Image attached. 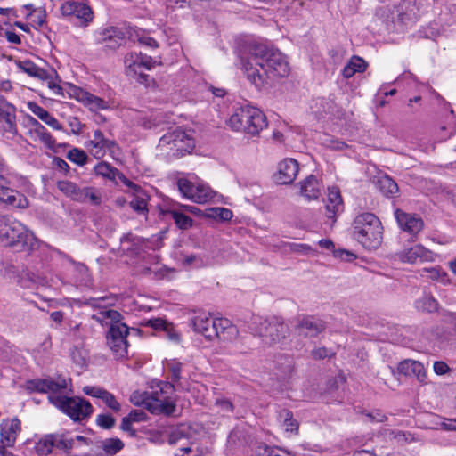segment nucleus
I'll use <instances>...</instances> for the list:
<instances>
[{
	"label": "nucleus",
	"mask_w": 456,
	"mask_h": 456,
	"mask_svg": "<svg viewBox=\"0 0 456 456\" xmlns=\"http://www.w3.org/2000/svg\"><path fill=\"white\" fill-rule=\"evenodd\" d=\"M241 69L248 80L262 88L269 79L285 77L289 72L286 57L277 49L262 44L252 45L240 57Z\"/></svg>",
	"instance_id": "nucleus-1"
},
{
	"label": "nucleus",
	"mask_w": 456,
	"mask_h": 456,
	"mask_svg": "<svg viewBox=\"0 0 456 456\" xmlns=\"http://www.w3.org/2000/svg\"><path fill=\"white\" fill-rule=\"evenodd\" d=\"M28 388L49 394L50 403L74 421H83L94 412L92 404L86 399L62 395L71 391L69 379L58 377L56 379H33L28 382Z\"/></svg>",
	"instance_id": "nucleus-2"
},
{
	"label": "nucleus",
	"mask_w": 456,
	"mask_h": 456,
	"mask_svg": "<svg viewBox=\"0 0 456 456\" xmlns=\"http://www.w3.org/2000/svg\"><path fill=\"white\" fill-rule=\"evenodd\" d=\"M130 401L134 405L142 406L152 414L172 415L176 409L174 387L167 382L158 381L150 391H134Z\"/></svg>",
	"instance_id": "nucleus-3"
},
{
	"label": "nucleus",
	"mask_w": 456,
	"mask_h": 456,
	"mask_svg": "<svg viewBox=\"0 0 456 456\" xmlns=\"http://www.w3.org/2000/svg\"><path fill=\"white\" fill-rule=\"evenodd\" d=\"M195 332L201 334L207 339L218 338L222 341H233L239 331L235 325L226 318H213L208 314L200 313L191 321Z\"/></svg>",
	"instance_id": "nucleus-4"
},
{
	"label": "nucleus",
	"mask_w": 456,
	"mask_h": 456,
	"mask_svg": "<svg viewBox=\"0 0 456 456\" xmlns=\"http://www.w3.org/2000/svg\"><path fill=\"white\" fill-rule=\"evenodd\" d=\"M227 124L233 131L255 136L267 126V119L260 109L244 105L234 110Z\"/></svg>",
	"instance_id": "nucleus-5"
},
{
	"label": "nucleus",
	"mask_w": 456,
	"mask_h": 456,
	"mask_svg": "<svg viewBox=\"0 0 456 456\" xmlns=\"http://www.w3.org/2000/svg\"><path fill=\"white\" fill-rule=\"evenodd\" d=\"M0 244L32 249L37 245V239L20 221L0 214Z\"/></svg>",
	"instance_id": "nucleus-6"
},
{
	"label": "nucleus",
	"mask_w": 456,
	"mask_h": 456,
	"mask_svg": "<svg viewBox=\"0 0 456 456\" xmlns=\"http://www.w3.org/2000/svg\"><path fill=\"white\" fill-rule=\"evenodd\" d=\"M354 239L365 248L375 249L382 242L383 227L372 213H362L353 222Z\"/></svg>",
	"instance_id": "nucleus-7"
},
{
	"label": "nucleus",
	"mask_w": 456,
	"mask_h": 456,
	"mask_svg": "<svg viewBox=\"0 0 456 456\" xmlns=\"http://www.w3.org/2000/svg\"><path fill=\"white\" fill-rule=\"evenodd\" d=\"M170 444H181L180 451L183 454L176 456H205L208 453L207 448H201L197 443L194 431L191 426L180 424L171 428L168 434Z\"/></svg>",
	"instance_id": "nucleus-8"
},
{
	"label": "nucleus",
	"mask_w": 456,
	"mask_h": 456,
	"mask_svg": "<svg viewBox=\"0 0 456 456\" xmlns=\"http://www.w3.org/2000/svg\"><path fill=\"white\" fill-rule=\"evenodd\" d=\"M67 93L70 98L75 99L91 111L112 110L117 106L110 93L106 97H100L73 84L67 85Z\"/></svg>",
	"instance_id": "nucleus-9"
},
{
	"label": "nucleus",
	"mask_w": 456,
	"mask_h": 456,
	"mask_svg": "<svg viewBox=\"0 0 456 456\" xmlns=\"http://www.w3.org/2000/svg\"><path fill=\"white\" fill-rule=\"evenodd\" d=\"M159 147L173 155H183L194 148V140L191 134L181 128L165 134L159 140Z\"/></svg>",
	"instance_id": "nucleus-10"
},
{
	"label": "nucleus",
	"mask_w": 456,
	"mask_h": 456,
	"mask_svg": "<svg viewBox=\"0 0 456 456\" xmlns=\"http://www.w3.org/2000/svg\"><path fill=\"white\" fill-rule=\"evenodd\" d=\"M60 11L63 18L69 20L75 19L80 28H87L94 19L92 8L86 3L80 1L65 0L61 4Z\"/></svg>",
	"instance_id": "nucleus-11"
},
{
	"label": "nucleus",
	"mask_w": 456,
	"mask_h": 456,
	"mask_svg": "<svg viewBox=\"0 0 456 456\" xmlns=\"http://www.w3.org/2000/svg\"><path fill=\"white\" fill-rule=\"evenodd\" d=\"M177 186L183 197L199 204L207 203L214 198V191L201 182H192L188 178H179Z\"/></svg>",
	"instance_id": "nucleus-12"
},
{
	"label": "nucleus",
	"mask_w": 456,
	"mask_h": 456,
	"mask_svg": "<svg viewBox=\"0 0 456 456\" xmlns=\"http://www.w3.org/2000/svg\"><path fill=\"white\" fill-rule=\"evenodd\" d=\"M128 327L120 322L110 324L107 334V344L117 359H124L127 356Z\"/></svg>",
	"instance_id": "nucleus-13"
},
{
	"label": "nucleus",
	"mask_w": 456,
	"mask_h": 456,
	"mask_svg": "<svg viewBox=\"0 0 456 456\" xmlns=\"http://www.w3.org/2000/svg\"><path fill=\"white\" fill-rule=\"evenodd\" d=\"M89 153L95 159H102L107 152L114 155L118 150L115 141L105 138L100 130H94L91 139L86 143Z\"/></svg>",
	"instance_id": "nucleus-14"
},
{
	"label": "nucleus",
	"mask_w": 456,
	"mask_h": 456,
	"mask_svg": "<svg viewBox=\"0 0 456 456\" xmlns=\"http://www.w3.org/2000/svg\"><path fill=\"white\" fill-rule=\"evenodd\" d=\"M157 61L151 57L137 53H129L125 56L124 64L126 74L131 77H136L139 76L140 78H143L142 76L141 69H151L156 65Z\"/></svg>",
	"instance_id": "nucleus-15"
},
{
	"label": "nucleus",
	"mask_w": 456,
	"mask_h": 456,
	"mask_svg": "<svg viewBox=\"0 0 456 456\" xmlns=\"http://www.w3.org/2000/svg\"><path fill=\"white\" fill-rule=\"evenodd\" d=\"M53 435V446L55 449L69 454L73 449L88 446L91 441L83 436H71L69 433H54Z\"/></svg>",
	"instance_id": "nucleus-16"
},
{
	"label": "nucleus",
	"mask_w": 456,
	"mask_h": 456,
	"mask_svg": "<svg viewBox=\"0 0 456 456\" xmlns=\"http://www.w3.org/2000/svg\"><path fill=\"white\" fill-rule=\"evenodd\" d=\"M21 431V423L19 419H3L0 424V442L5 446H13Z\"/></svg>",
	"instance_id": "nucleus-17"
},
{
	"label": "nucleus",
	"mask_w": 456,
	"mask_h": 456,
	"mask_svg": "<svg viewBox=\"0 0 456 456\" xmlns=\"http://www.w3.org/2000/svg\"><path fill=\"white\" fill-rule=\"evenodd\" d=\"M298 170L299 165L296 159H284L278 164L275 179L279 183L289 184L296 179Z\"/></svg>",
	"instance_id": "nucleus-18"
},
{
	"label": "nucleus",
	"mask_w": 456,
	"mask_h": 456,
	"mask_svg": "<svg viewBox=\"0 0 456 456\" xmlns=\"http://www.w3.org/2000/svg\"><path fill=\"white\" fill-rule=\"evenodd\" d=\"M125 37V32L117 27L102 28L94 32V38L98 44H105L111 48L121 45Z\"/></svg>",
	"instance_id": "nucleus-19"
},
{
	"label": "nucleus",
	"mask_w": 456,
	"mask_h": 456,
	"mask_svg": "<svg viewBox=\"0 0 456 456\" xmlns=\"http://www.w3.org/2000/svg\"><path fill=\"white\" fill-rule=\"evenodd\" d=\"M121 249L127 254L138 255L146 249H154L152 242L133 233H127L120 239Z\"/></svg>",
	"instance_id": "nucleus-20"
},
{
	"label": "nucleus",
	"mask_w": 456,
	"mask_h": 456,
	"mask_svg": "<svg viewBox=\"0 0 456 456\" xmlns=\"http://www.w3.org/2000/svg\"><path fill=\"white\" fill-rule=\"evenodd\" d=\"M83 392L88 396L101 399L108 408L115 412L119 411L121 409V405L115 395L101 387L85 386Z\"/></svg>",
	"instance_id": "nucleus-21"
},
{
	"label": "nucleus",
	"mask_w": 456,
	"mask_h": 456,
	"mask_svg": "<svg viewBox=\"0 0 456 456\" xmlns=\"http://www.w3.org/2000/svg\"><path fill=\"white\" fill-rule=\"evenodd\" d=\"M395 216L400 228L410 234H417L423 228V221L416 215L408 214L397 209Z\"/></svg>",
	"instance_id": "nucleus-22"
},
{
	"label": "nucleus",
	"mask_w": 456,
	"mask_h": 456,
	"mask_svg": "<svg viewBox=\"0 0 456 456\" xmlns=\"http://www.w3.org/2000/svg\"><path fill=\"white\" fill-rule=\"evenodd\" d=\"M325 208L329 218L335 220L336 216L344 210V203L340 191L337 187H329Z\"/></svg>",
	"instance_id": "nucleus-23"
},
{
	"label": "nucleus",
	"mask_w": 456,
	"mask_h": 456,
	"mask_svg": "<svg viewBox=\"0 0 456 456\" xmlns=\"http://www.w3.org/2000/svg\"><path fill=\"white\" fill-rule=\"evenodd\" d=\"M398 259L403 263L414 264L417 261H428L430 258V252L421 245L416 244L411 248H404L396 254Z\"/></svg>",
	"instance_id": "nucleus-24"
},
{
	"label": "nucleus",
	"mask_w": 456,
	"mask_h": 456,
	"mask_svg": "<svg viewBox=\"0 0 456 456\" xmlns=\"http://www.w3.org/2000/svg\"><path fill=\"white\" fill-rule=\"evenodd\" d=\"M0 203H4L19 208H26L28 200L20 192L0 183Z\"/></svg>",
	"instance_id": "nucleus-25"
},
{
	"label": "nucleus",
	"mask_w": 456,
	"mask_h": 456,
	"mask_svg": "<svg viewBox=\"0 0 456 456\" xmlns=\"http://www.w3.org/2000/svg\"><path fill=\"white\" fill-rule=\"evenodd\" d=\"M299 188L301 195L311 200L319 198L323 186L314 175H311L299 183Z\"/></svg>",
	"instance_id": "nucleus-26"
},
{
	"label": "nucleus",
	"mask_w": 456,
	"mask_h": 456,
	"mask_svg": "<svg viewBox=\"0 0 456 456\" xmlns=\"http://www.w3.org/2000/svg\"><path fill=\"white\" fill-rule=\"evenodd\" d=\"M15 107L0 95V120H4V130L12 134H16Z\"/></svg>",
	"instance_id": "nucleus-27"
},
{
	"label": "nucleus",
	"mask_w": 456,
	"mask_h": 456,
	"mask_svg": "<svg viewBox=\"0 0 456 456\" xmlns=\"http://www.w3.org/2000/svg\"><path fill=\"white\" fill-rule=\"evenodd\" d=\"M398 370L404 375H414L420 382L426 379V370L424 365L413 360H404L399 363Z\"/></svg>",
	"instance_id": "nucleus-28"
},
{
	"label": "nucleus",
	"mask_w": 456,
	"mask_h": 456,
	"mask_svg": "<svg viewBox=\"0 0 456 456\" xmlns=\"http://www.w3.org/2000/svg\"><path fill=\"white\" fill-rule=\"evenodd\" d=\"M323 330V322L314 317H304L298 325L299 333L305 336L317 335Z\"/></svg>",
	"instance_id": "nucleus-29"
},
{
	"label": "nucleus",
	"mask_w": 456,
	"mask_h": 456,
	"mask_svg": "<svg viewBox=\"0 0 456 456\" xmlns=\"http://www.w3.org/2000/svg\"><path fill=\"white\" fill-rule=\"evenodd\" d=\"M94 172L97 175L102 176L111 181H115L117 178L122 180L128 186L132 185V183L127 182L126 178L115 167L107 162L102 161L94 167Z\"/></svg>",
	"instance_id": "nucleus-30"
},
{
	"label": "nucleus",
	"mask_w": 456,
	"mask_h": 456,
	"mask_svg": "<svg viewBox=\"0 0 456 456\" xmlns=\"http://www.w3.org/2000/svg\"><path fill=\"white\" fill-rule=\"evenodd\" d=\"M278 420L281 428L288 436L295 435L298 430V422L293 418L291 411L282 410L279 412Z\"/></svg>",
	"instance_id": "nucleus-31"
},
{
	"label": "nucleus",
	"mask_w": 456,
	"mask_h": 456,
	"mask_svg": "<svg viewBox=\"0 0 456 456\" xmlns=\"http://www.w3.org/2000/svg\"><path fill=\"white\" fill-rule=\"evenodd\" d=\"M263 326L257 331L260 337H269L272 342L280 340V333H282L285 330V326L282 323L268 322L265 321Z\"/></svg>",
	"instance_id": "nucleus-32"
},
{
	"label": "nucleus",
	"mask_w": 456,
	"mask_h": 456,
	"mask_svg": "<svg viewBox=\"0 0 456 456\" xmlns=\"http://www.w3.org/2000/svg\"><path fill=\"white\" fill-rule=\"evenodd\" d=\"M318 245L330 251L335 258L346 262H352L356 258V256L348 250L342 248L335 249V245L330 240L322 239L319 240Z\"/></svg>",
	"instance_id": "nucleus-33"
},
{
	"label": "nucleus",
	"mask_w": 456,
	"mask_h": 456,
	"mask_svg": "<svg viewBox=\"0 0 456 456\" xmlns=\"http://www.w3.org/2000/svg\"><path fill=\"white\" fill-rule=\"evenodd\" d=\"M29 121L33 126L32 132L36 137L48 148H53L55 141L46 128L32 117L29 118Z\"/></svg>",
	"instance_id": "nucleus-34"
},
{
	"label": "nucleus",
	"mask_w": 456,
	"mask_h": 456,
	"mask_svg": "<svg viewBox=\"0 0 456 456\" xmlns=\"http://www.w3.org/2000/svg\"><path fill=\"white\" fill-rule=\"evenodd\" d=\"M58 189L67 197L74 200H83L87 193L81 191L74 183L69 181H60L57 183Z\"/></svg>",
	"instance_id": "nucleus-35"
},
{
	"label": "nucleus",
	"mask_w": 456,
	"mask_h": 456,
	"mask_svg": "<svg viewBox=\"0 0 456 456\" xmlns=\"http://www.w3.org/2000/svg\"><path fill=\"white\" fill-rule=\"evenodd\" d=\"M366 68L367 63L362 58L359 56H353L342 69V75L346 78H350L355 73H362L365 71Z\"/></svg>",
	"instance_id": "nucleus-36"
},
{
	"label": "nucleus",
	"mask_w": 456,
	"mask_h": 456,
	"mask_svg": "<svg viewBox=\"0 0 456 456\" xmlns=\"http://www.w3.org/2000/svg\"><path fill=\"white\" fill-rule=\"evenodd\" d=\"M53 448L54 446L52 434H47L38 438L34 443L33 446L35 453L38 455H47L53 452Z\"/></svg>",
	"instance_id": "nucleus-37"
},
{
	"label": "nucleus",
	"mask_w": 456,
	"mask_h": 456,
	"mask_svg": "<svg viewBox=\"0 0 456 456\" xmlns=\"http://www.w3.org/2000/svg\"><path fill=\"white\" fill-rule=\"evenodd\" d=\"M20 69L30 77H37L38 79L47 78V71L44 69L39 68L30 61H25L20 62Z\"/></svg>",
	"instance_id": "nucleus-38"
},
{
	"label": "nucleus",
	"mask_w": 456,
	"mask_h": 456,
	"mask_svg": "<svg viewBox=\"0 0 456 456\" xmlns=\"http://www.w3.org/2000/svg\"><path fill=\"white\" fill-rule=\"evenodd\" d=\"M170 214L177 225L180 229L187 230L192 226V219L186 216L183 211L173 209L170 210Z\"/></svg>",
	"instance_id": "nucleus-39"
},
{
	"label": "nucleus",
	"mask_w": 456,
	"mask_h": 456,
	"mask_svg": "<svg viewBox=\"0 0 456 456\" xmlns=\"http://www.w3.org/2000/svg\"><path fill=\"white\" fill-rule=\"evenodd\" d=\"M47 78L41 79L42 81H45L47 85V87L50 89V91L57 96H63V88L60 86L58 81V76L55 71H52L49 73L47 71Z\"/></svg>",
	"instance_id": "nucleus-40"
},
{
	"label": "nucleus",
	"mask_w": 456,
	"mask_h": 456,
	"mask_svg": "<svg viewBox=\"0 0 456 456\" xmlns=\"http://www.w3.org/2000/svg\"><path fill=\"white\" fill-rule=\"evenodd\" d=\"M136 193L130 201L131 208L140 213L147 208V195L142 190H135Z\"/></svg>",
	"instance_id": "nucleus-41"
},
{
	"label": "nucleus",
	"mask_w": 456,
	"mask_h": 456,
	"mask_svg": "<svg viewBox=\"0 0 456 456\" xmlns=\"http://www.w3.org/2000/svg\"><path fill=\"white\" fill-rule=\"evenodd\" d=\"M123 446V442L118 438H109L102 442V449L109 455L116 454Z\"/></svg>",
	"instance_id": "nucleus-42"
},
{
	"label": "nucleus",
	"mask_w": 456,
	"mask_h": 456,
	"mask_svg": "<svg viewBox=\"0 0 456 456\" xmlns=\"http://www.w3.org/2000/svg\"><path fill=\"white\" fill-rule=\"evenodd\" d=\"M380 191L387 197H391L398 191L397 184L388 176H382L379 180Z\"/></svg>",
	"instance_id": "nucleus-43"
},
{
	"label": "nucleus",
	"mask_w": 456,
	"mask_h": 456,
	"mask_svg": "<svg viewBox=\"0 0 456 456\" xmlns=\"http://www.w3.org/2000/svg\"><path fill=\"white\" fill-rule=\"evenodd\" d=\"M206 216L216 218L222 221H229L232 218V212L224 208H211L207 210Z\"/></svg>",
	"instance_id": "nucleus-44"
},
{
	"label": "nucleus",
	"mask_w": 456,
	"mask_h": 456,
	"mask_svg": "<svg viewBox=\"0 0 456 456\" xmlns=\"http://www.w3.org/2000/svg\"><path fill=\"white\" fill-rule=\"evenodd\" d=\"M256 456H296L294 453L281 447L265 446L260 449Z\"/></svg>",
	"instance_id": "nucleus-45"
},
{
	"label": "nucleus",
	"mask_w": 456,
	"mask_h": 456,
	"mask_svg": "<svg viewBox=\"0 0 456 456\" xmlns=\"http://www.w3.org/2000/svg\"><path fill=\"white\" fill-rule=\"evenodd\" d=\"M68 159L73 163L84 166L87 161V155L83 150L74 148L68 152Z\"/></svg>",
	"instance_id": "nucleus-46"
},
{
	"label": "nucleus",
	"mask_w": 456,
	"mask_h": 456,
	"mask_svg": "<svg viewBox=\"0 0 456 456\" xmlns=\"http://www.w3.org/2000/svg\"><path fill=\"white\" fill-rule=\"evenodd\" d=\"M429 273V278L437 281L443 284H447L450 281L448 274L439 267H432L430 269H425Z\"/></svg>",
	"instance_id": "nucleus-47"
},
{
	"label": "nucleus",
	"mask_w": 456,
	"mask_h": 456,
	"mask_svg": "<svg viewBox=\"0 0 456 456\" xmlns=\"http://www.w3.org/2000/svg\"><path fill=\"white\" fill-rule=\"evenodd\" d=\"M164 368L172 373V378L174 380H178L180 379L182 364L180 362L172 359L166 360L164 362Z\"/></svg>",
	"instance_id": "nucleus-48"
},
{
	"label": "nucleus",
	"mask_w": 456,
	"mask_h": 456,
	"mask_svg": "<svg viewBox=\"0 0 456 456\" xmlns=\"http://www.w3.org/2000/svg\"><path fill=\"white\" fill-rule=\"evenodd\" d=\"M437 302L431 297H424L421 300L418 301L417 307L424 311L433 312L437 309Z\"/></svg>",
	"instance_id": "nucleus-49"
},
{
	"label": "nucleus",
	"mask_w": 456,
	"mask_h": 456,
	"mask_svg": "<svg viewBox=\"0 0 456 456\" xmlns=\"http://www.w3.org/2000/svg\"><path fill=\"white\" fill-rule=\"evenodd\" d=\"M96 423L99 427L109 429L114 426L115 419L110 414H100L96 418Z\"/></svg>",
	"instance_id": "nucleus-50"
},
{
	"label": "nucleus",
	"mask_w": 456,
	"mask_h": 456,
	"mask_svg": "<svg viewBox=\"0 0 456 456\" xmlns=\"http://www.w3.org/2000/svg\"><path fill=\"white\" fill-rule=\"evenodd\" d=\"M18 188L20 189V191H16L20 192V194H22L26 199H27V197L25 196L24 193H27V194L34 193L33 185L25 177H20L19 178Z\"/></svg>",
	"instance_id": "nucleus-51"
},
{
	"label": "nucleus",
	"mask_w": 456,
	"mask_h": 456,
	"mask_svg": "<svg viewBox=\"0 0 456 456\" xmlns=\"http://www.w3.org/2000/svg\"><path fill=\"white\" fill-rule=\"evenodd\" d=\"M27 107L34 115H36L41 120L48 113V111L45 109H44L35 102H28L27 103Z\"/></svg>",
	"instance_id": "nucleus-52"
},
{
	"label": "nucleus",
	"mask_w": 456,
	"mask_h": 456,
	"mask_svg": "<svg viewBox=\"0 0 456 456\" xmlns=\"http://www.w3.org/2000/svg\"><path fill=\"white\" fill-rule=\"evenodd\" d=\"M42 121L54 130L61 131L63 128L59 120L49 112L45 116Z\"/></svg>",
	"instance_id": "nucleus-53"
},
{
	"label": "nucleus",
	"mask_w": 456,
	"mask_h": 456,
	"mask_svg": "<svg viewBox=\"0 0 456 456\" xmlns=\"http://www.w3.org/2000/svg\"><path fill=\"white\" fill-rule=\"evenodd\" d=\"M165 336L172 342L178 343L180 341V334L175 329L173 324L169 323L164 331Z\"/></svg>",
	"instance_id": "nucleus-54"
},
{
	"label": "nucleus",
	"mask_w": 456,
	"mask_h": 456,
	"mask_svg": "<svg viewBox=\"0 0 456 456\" xmlns=\"http://www.w3.org/2000/svg\"><path fill=\"white\" fill-rule=\"evenodd\" d=\"M148 324L156 330H162L163 331H165V330L168 326L169 322H167L163 319L158 318V319L149 320Z\"/></svg>",
	"instance_id": "nucleus-55"
},
{
	"label": "nucleus",
	"mask_w": 456,
	"mask_h": 456,
	"mask_svg": "<svg viewBox=\"0 0 456 456\" xmlns=\"http://www.w3.org/2000/svg\"><path fill=\"white\" fill-rule=\"evenodd\" d=\"M128 417L134 422L144 421L147 418L146 413L142 410H133L128 414Z\"/></svg>",
	"instance_id": "nucleus-56"
},
{
	"label": "nucleus",
	"mask_w": 456,
	"mask_h": 456,
	"mask_svg": "<svg viewBox=\"0 0 456 456\" xmlns=\"http://www.w3.org/2000/svg\"><path fill=\"white\" fill-rule=\"evenodd\" d=\"M216 405L224 412H232V404L229 400L226 399H218L216 400Z\"/></svg>",
	"instance_id": "nucleus-57"
},
{
	"label": "nucleus",
	"mask_w": 456,
	"mask_h": 456,
	"mask_svg": "<svg viewBox=\"0 0 456 456\" xmlns=\"http://www.w3.org/2000/svg\"><path fill=\"white\" fill-rule=\"evenodd\" d=\"M32 21L35 23L37 27H42L43 24L45 21V11H38L33 13Z\"/></svg>",
	"instance_id": "nucleus-58"
},
{
	"label": "nucleus",
	"mask_w": 456,
	"mask_h": 456,
	"mask_svg": "<svg viewBox=\"0 0 456 456\" xmlns=\"http://www.w3.org/2000/svg\"><path fill=\"white\" fill-rule=\"evenodd\" d=\"M137 36H138V40L141 44H143V45H145L149 47H152V48L158 47V43L154 38L150 37L148 36H144V35H142V36L137 35Z\"/></svg>",
	"instance_id": "nucleus-59"
},
{
	"label": "nucleus",
	"mask_w": 456,
	"mask_h": 456,
	"mask_svg": "<svg viewBox=\"0 0 456 456\" xmlns=\"http://www.w3.org/2000/svg\"><path fill=\"white\" fill-rule=\"evenodd\" d=\"M449 368L444 362H436L434 363V371L438 375H443L448 371Z\"/></svg>",
	"instance_id": "nucleus-60"
},
{
	"label": "nucleus",
	"mask_w": 456,
	"mask_h": 456,
	"mask_svg": "<svg viewBox=\"0 0 456 456\" xmlns=\"http://www.w3.org/2000/svg\"><path fill=\"white\" fill-rule=\"evenodd\" d=\"M441 427L444 430L456 431V419L444 420Z\"/></svg>",
	"instance_id": "nucleus-61"
},
{
	"label": "nucleus",
	"mask_w": 456,
	"mask_h": 456,
	"mask_svg": "<svg viewBox=\"0 0 456 456\" xmlns=\"http://www.w3.org/2000/svg\"><path fill=\"white\" fill-rule=\"evenodd\" d=\"M134 421L130 419V418L128 416L123 418L122 419V422H121V428L122 430L124 431H126V432H130L131 435H134V430L132 428V423Z\"/></svg>",
	"instance_id": "nucleus-62"
},
{
	"label": "nucleus",
	"mask_w": 456,
	"mask_h": 456,
	"mask_svg": "<svg viewBox=\"0 0 456 456\" xmlns=\"http://www.w3.org/2000/svg\"><path fill=\"white\" fill-rule=\"evenodd\" d=\"M313 355L314 358L323 359L330 355V352L326 348H318L313 351Z\"/></svg>",
	"instance_id": "nucleus-63"
},
{
	"label": "nucleus",
	"mask_w": 456,
	"mask_h": 456,
	"mask_svg": "<svg viewBox=\"0 0 456 456\" xmlns=\"http://www.w3.org/2000/svg\"><path fill=\"white\" fill-rule=\"evenodd\" d=\"M54 164L56 165V167L58 168H60L61 170H62L64 172H67L69 170V167L68 163L61 158H55Z\"/></svg>",
	"instance_id": "nucleus-64"
}]
</instances>
